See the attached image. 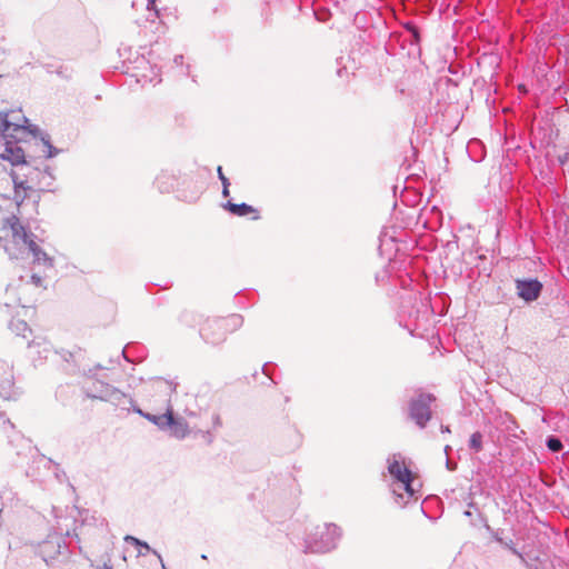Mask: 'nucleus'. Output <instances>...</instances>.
Here are the masks:
<instances>
[{
	"label": "nucleus",
	"instance_id": "34",
	"mask_svg": "<svg viewBox=\"0 0 569 569\" xmlns=\"http://www.w3.org/2000/svg\"><path fill=\"white\" fill-rule=\"evenodd\" d=\"M213 425H214V427H220L221 426V420H220V417L218 415H216L213 417Z\"/></svg>",
	"mask_w": 569,
	"mask_h": 569
},
{
	"label": "nucleus",
	"instance_id": "38",
	"mask_svg": "<svg viewBox=\"0 0 569 569\" xmlns=\"http://www.w3.org/2000/svg\"><path fill=\"white\" fill-rule=\"evenodd\" d=\"M443 451H445L446 456L448 457L449 452L451 451V447L449 445L445 446Z\"/></svg>",
	"mask_w": 569,
	"mask_h": 569
},
{
	"label": "nucleus",
	"instance_id": "2",
	"mask_svg": "<svg viewBox=\"0 0 569 569\" xmlns=\"http://www.w3.org/2000/svg\"><path fill=\"white\" fill-rule=\"evenodd\" d=\"M242 323L243 319L240 315L207 319L200 328V336L204 342L217 346L222 343L229 333L238 330Z\"/></svg>",
	"mask_w": 569,
	"mask_h": 569
},
{
	"label": "nucleus",
	"instance_id": "15",
	"mask_svg": "<svg viewBox=\"0 0 569 569\" xmlns=\"http://www.w3.org/2000/svg\"><path fill=\"white\" fill-rule=\"evenodd\" d=\"M131 407H132L133 412H136L139 416L143 417L148 421L152 422L160 430H162V431H167L168 430V426L171 422V409H168L162 415H152V413H149V412H144L141 408L136 407L134 403Z\"/></svg>",
	"mask_w": 569,
	"mask_h": 569
},
{
	"label": "nucleus",
	"instance_id": "13",
	"mask_svg": "<svg viewBox=\"0 0 569 569\" xmlns=\"http://www.w3.org/2000/svg\"><path fill=\"white\" fill-rule=\"evenodd\" d=\"M1 159L9 161L12 166H20V169L28 166L30 162L26 160L23 149L17 143L7 142L4 151L1 153Z\"/></svg>",
	"mask_w": 569,
	"mask_h": 569
},
{
	"label": "nucleus",
	"instance_id": "25",
	"mask_svg": "<svg viewBox=\"0 0 569 569\" xmlns=\"http://www.w3.org/2000/svg\"><path fill=\"white\" fill-rule=\"evenodd\" d=\"M482 433L480 431H476L470 436L469 439V448L475 452H480L482 450Z\"/></svg>",
	"mask_w": 569,
	"mask_h": 569
},
{
	"label": "nucleus",
	"instance_id": "9",
	"mask_svg": "<svg viewBox=\"0 0 569 569\" xmlns=\"http://www.w3.org/2000/svg\"><path fill=\"white\" fill-rule=\"evenodd\" d=\"M83 358L81 349L73 351L70 350H54L53 359L61 362L63 370L68 373H77L80 371V361Z\"/></svg>",
	"mask_w": 569,
	"mask_h": 569
},
{
	"label": "nucleus",
	"instance_id": "19",
	"mask_svg": "<svg viewBox=\"0 0 569 569\" xmlns=\"http://www.w3.org/2000/svg\"><path fill=\"white\" fill-rule=\"evenodd\" d=\"M488 531L491 532L492 538L500 543L502 547L509 549L513 555H516L521 561H525L523 555L516 548V543L511 538L503 537V530H492L489 525L485 526Z\"/></svg>",
	"mask_w": 569,
	"mask_h": 569
},
{
	"label": "nucleus",
	"instance_id": "33",
	"mask_svg": "<svg viewBox=\"0 0 569 569\" xmlns=\"http://www.w3.org/2000/svg\"><path fill=\"white\" fill-rule=\"evenodd\" d=\"M229 187H230V183H224L222 186V197L223 198H228L230 196Z\"/></svg>",
	"mask_w": 569,
	"mask_h": 569
},
{
	"label": "nucleus",
	"instance_id": "26",
	"mask_svg": "<svg viewBox=\"0 0 569 569\" xmlns=\"http://www.w3.org/2000/svg\"><path fill=\"white\" fill-rule=\"evenodd\" d=\"M546 446L551 452H559L563 448L561 440L556 436L547 437Z\"/></svg>",
	"mask_w": 569,
	"mask_h": 569
},
{
	"label": "nucleus",
	"instance_id": "10",
	"mask_svg": "<svg viewBox=\"0 0 569 569\" xmlns=\"http://www.w3.org/2000/svg\"><path fill=\"white\" fill-rule=\"evenodd\" d=\"M542 283L538 279H517L516 289L518 296L526 302L535 301L542 291Z\"/></svg>",
	"mask_w": 569,
	"mask_h": 569
},
{
	"label": "nucleus",
	"instance_id": "27",
	"mask_svg": "<svg viewBox=\"0 0 569 569\" xmlns=\"http://www.w3.org/2000/svg\"><path fill=\"white\" fill-rule=\"evenodd\" d=\"M10 430H14V425L7 417L6 412L0 410V431L9 437Z\"/></svg>",
	"mask_w": 569,
	"mask_h": 569
},
{
	"label": "nucleus",
	"instance_id": "39",
	"mask_svg": "<svg viewBox=\"0 0 569 569\" xmlns=\"http://www.w3.org/2000/svg\"><path fill=\"white\" fill-rule=\"evenodd\" d=\"M441 432H450L449 426H441Z\"/></svg>",
	"mask_w": 569,
	"mask_h": 569
},
{
	"label": "nucleus",
	"instance_id": "5",
	"mask_svg": "<svg viewBox=\"0 0 569 569\" xmlns=\"http://www.w3.org/2000/svg\"><path fill=\"white\" fill-rule=\"evenodd\" d=\"M387 462L388 473L391 476V478L402 486L403 490L409 497H413L416 492L412 487L415 476L412 471L403 463L401 455H392L388 458Z\"/></svg>",
	"mask_w": 569,
	"mask_h": 569
},
{
	"label": "nucleus",
	"instance_id": "43",
	"mask_svg": "<svg viewBox=\"0 0 569 569\" xmlns=\"http://www.w3.org/2000/svg\"><path fill=\"white\" fill-rule=\"evenodd\" d=\"M266 368H267V365H263L262 371H263L264 375H268L267 371H266Z\"/></svg>",
	"mask_w": 569,
	"mask_h": 569
},
{
	"label": "nucleus",
	"instance_id": "8",
	"mask_svg": "<svg viewBox=\"0 0 569 569\" xmlns=\"http://www.w3.org/2000/svg\"><path fill=\"white\" fill-rule=\"evenodd\" d=\"M30 359L34 368H39L46 363L51 357L53 358L54 350L49 341L43 338H34L28 343Z\"/></svg>",
	"mask_w": 569,
	"mask_h": 569
},
{
	"label": "nucleus",
	"instance_id": "28",
	"mask_svg": "<svg viewBox=\"0 0 569 569\" xmlns=\"http://www.w3.org/2000/svg\"><path fill=\"white\" fill-rule=\"evenodd\" d=\"M405 29L410 33L411 36V43L418 44L420 41V32L419 29L411 22H407L405 24Z\"/></svg>",
	"mask_w": 569,
	"mask_h": 569
},
{
	"label": "nucleus",
	"instance_id": "36",
	"mask_svg": "<svg viewBox=\"0 0 569 569\" xmlns=\"http://www.w3.org/2000/svg\"><path fill=\"white\" fill-rule=\"evenodd\" d=\"M147 9L148 10H153L154 9V0H148Z\"/></svg>",
	"mask_w": 569,
	"mask_h": 569
},
{
	"label": "nucleus",
	"instance_id": "42",
	"mask_svg": "<svg viewBox=\"0 0 569 569\" xmlns=\"http://www.w3.org/2000/svg\"><path fill=\"white\" fill-rule=\"evenodd\" d=\"M186 412H187V415L192 416V417L197 416V413L194 411H191L188 409L186 410Z\"/></svg>",
	"mask_w": 569,
	"mask_h": 569
},
{
	"label": "nucleus",
	"instance_id": "1",
	"mask_svg": "<svg viewBox=\"0 0 569 569\" xmlns=\"http://www.w3.org/2000/svg\"><path fill=\"white\" fill-rule=\"evenodd\" d=\"M341 529L335 523H322L311 527L305 537V552L326 553L337 548L341 538Z\"/></svg>",
	"mask_w": 569,
	"mask_h": 569
},
{
	"label": "nucleus",
	"instance_id": "40",
	"mask_svg": "<svg viewBox=\"0 0 569 569\" xmlns=\"http://www.w3.org/2000/svg\"><path fill=\"white\" fill-rule=\"evenodd\" d=\"M522 562H523V563H525L529 569H539V568H538V566L532 567V566H530L526 560H525V561H522Z\"/></svg>",
	"mask_w": 569,
	"mask_h": 569
},
{
	"label": "nucleus",
	"instance_id": "11",
	"mask_svg": "<svg viewBox=\"0 0 569 569\" xmlns=\"http://www.w3.org/2000/svg\"><path fill=\"white\" fill-rule=\"evenodd\" d=\"M4 227H8L11 231L13 241L19 244L23 243L29 246L31 241H34V236L31 233L20 221L19 217L11 214L6 219Z\"/></svg>",
	"mask_w": 569,
	"mask_h": 569
},
{
	"label": "nucleus",
	"instance_id": "6",
	"mask_svg": "<svg viewBox=\"0 0 569 569\" xmlns=\"http://www.w3.org/2000/svg\"><path fill=\"white\" fill-rule=\"evenodd\" d=\"M43 162L40 166H32L29 163L20 169L22 171V176L24 179H20L16 172H12L11 177L14 183V198L17 200L18 207L21 206L24 197L20 199V191L31 190L36 187L37 180L41 179V176H34L33 171H43Z\"/></svg>",
	"mask_w": 569,
	"mask_h": 569
},
{
	"label": "nucleus",
	"instance_id": "12",
	"mask_svg": "<svg viewBox=\"0 0 569 569\" xmlns=\"http://www.w3.org/2000/svg\"><path fill=\"white\" fill-rule=\"evenodd\" d=\"M23 389L16 385L14 376L11 370L7 371L2 378H0V397L7 401H18L22 395Z\"/></svg>",
	"mask_w": 569,
	"mask_h": 569
},
{
	"label": "nucleus",
	"instance_id": "23",
	"mask_svg": "<svg viewBox=\"0 0 569 569\" xmlns=\"http://www.w3.org/2000/svg\"><path fill=\"white\" fill-rule=\"evenodd\" d=\"M9 327L17 336L26 337V332L30 331L28 323L21 319H12Z\"/></svg>",
	"mask_w": 569,
	"mask_h": 569
},
{
	"label": "nucleus",
	"instance_id": "3",
	"mask_svg": "<svg viewBox=\"0 0 569 569\" xmlns=\"http://www.w3.org/2000/svg\"><path fill=\"white\" fill-rule=\"evenodd\" d=\"M86 396L91 399L110 402L121 409H130L133 399L120 389L103 382L102 380H93L91 386L86 388Z\"/></svg>",
	"mask_w": 569,
	"mask_h": 569
},
{
	"label": "nucleus",
	"instance_id": "4",
	"mask_svg": "<svg viewBox=\"0 0 569 569\" xmlns=\"http://www.w3.org/2000/svg\"><path fill=\"white\" fill-rule=\"evenodd\" d=\"M436 397L428 392H417L408 401L407 416L419 429H425L432 418L431 405Z\"/></svg>",
	"mask_w": 569,
	"mask_h": 569
},
{
	"label": "nucleus",
	"instance_id": "7",
	"mask_svg": "<svg viewBox=\"0 0 569 569\" xmlns=\"http://www.w3.org/2000/svg\"><path fill=\"white\" fill-rule=\"evenodd\" d=\"M67 552L68 546L62 537V532L49 535L38 547V553L46 563Z\"/></svg>",
	"mask_w": 569,
	"mask_h": 569
},
{
	"label": "nucleus",
	"instance_id": "17",
	"mask_svg": "<svg viewBox=\"0 0 569 569\" xmlns=\"http://www.w3.org/2000/svg\"><path fill=\"white\" fill-rule=\"evenodd\" d=\"M170 436L177 438V439H184L190 430L189 426L186 422V420L181 417H174L173 412L171 411V422L168 426V430Z\"/></svg>",
	"mask_w": 569,
	"mask_h": 569
},
{
	"label": "nucleus",
	"instance_id": "21",
	"mask_svg": "<svg viewBox=\"0 0 569 569\" xmlns=\"http://www.w3.org/2000/svg\"><path fill=\"white\" fill-rule=\"evenodd\" d=\"M124 540H126V542H129V543L134 545L136 547H139L138 556H144L147 552H152L159 560L162 569H166L160 553H158L156 550L151 549V547L146 541H142L133 536H126Z\"/></svg>",
	"mask_w": 569,
	"mask_h": 569
},
{
	"label": "nucleus",
	"instance_id": "35",
	"mask_svg": "<svg viewBox=\"0 0 569 569\" xmlns=\"http://www.w3.org/2000/svg\"><path fill=\"white\" fill-rule=\"evenodd\" d=\"M101 569H113L110 559L103 562Z\"/></svg>",
	"mask_w": 569,
	"mask_h": 569
},
{
	"label": "nucleus",
	"instance_id": "20",
	"mask_svg": "<svg viewBox=\"0 0 569 569\" xmlns=\"http://www.w3.org/2000/svg\"><path fill=\"white\" fill-rule=\"evenodd\" d=\"M33 256V262L46 268H53V259L49 257L36 241H31L27 247Z\"/></svg>",
	"mask_w": 569,
	"mask_h": 569
},
{
	"label": "nucleus",
	"instance_id": "30",
	"mask_svg": "<svg viewBox=\"0 0 569 569\" xmlns=\"http://www.w3.org/2000/svg\"><path fill=\"white\" fill-rule=\"evenodd\" d=\"M217 172H218V178H219V180L221 181L222 186H223L224 183H230L229 179H228V178L223 174V172H222V167H220V166H219V167L217 168Z\"/></svg>",
	"mask_w": 569,
	"mask_h": 569
},
{
	"label": "nucleus",
	"instance_id": "14",
	"mask_svg": "<svg viewBox=\"0 0 569 569\" xmlns=\"http://www.w3.org/2000/svg\"><path fill=\"white\" fill-rule=\"evenodd\" d=\"M177 174L173 170L163 169L154 179V186L161 193H169L174 190L177 184Z\"/></svg>",
	"mask_w": 569,
	"mask_h": 569
},
{
	"label": "nucleus",
	"instance_id": "18",
	"mask_svg": "<svg viewBox=\"0 0 569 569\" xmlns=\"http://www.w3.org/2000/svg\"><path fill=\"white\" fill-rule=\"evenodd\" d=\"M223 208L227 211H229L231 214L237 216V217H244L250 213H256V216L252 217V219L258 220L260 218L258 214V210L246 202L233 203L232 201H228L223 204Z\"/></svg>",
	"mask_w": 569,
	"mask_h": 569
},
{
	"label": "nucleus",
	"instance_id": "37",
	"mask_svg": "<svg viewBox=\"0 0 569 569\" xmlns=\"http://www.w3.org/2000/svg\"><path fill=\"white\" fill-rule=\"evenodd\" d=\"M183 57L181 54L174 57V63L180 64L182 63Z\"/></svg>",
	"mask_w": 569,
	"mask_h": 569
},
{
	"label": "nucleus",
	"instance_id": "24",
	"mask_svg": "<svg viewBox=\"0 0 569 569\" xmlns=\"http://www.w3.org/2000/svg\"><path fill=\"white\" fill-rule=\"evenodd\" d=\"M20 128H21L20 124H17V123H13V122L9 121L8 113H0V134L4 136L11 129L13 131H17Z\"/></svg>",
	"mask_w": 569,
	"mask_h": 569
},
{
	"label": "nucleus",
	"instance_id": "31",
	"mask_svg": "<svg viewBox=\"0 0 569 569\" xmlns=\"http://www.w3.org/2000/svg\"><path fill=\"white\" fill-rule=\"evenodd\" d=\"M31 281L32 283L36 286V287H41L42 286V278L40 276H38L37 273H33L31 276Z\"/></svg>",
	"mask_w": 569,
	"mask_h": 569
},
{
	"label": "nucleus",
	"instance_id": "22",
	"mask_svg": "<svg viewBox=\"0 0 569 569\" xmlns=\"http://www.w3.org/2000/svg\"><path fill=\"white\" fill-rule=\"evenodd\" d=\"M40 139L43 143V147L46 148L43 152L46 153L47 159L53 158L62 152L61 149H58L51 144L50 136L48 133H41Z\"/></svg>",
	"mask_w": 569,
	"mask_h": 569
},
{
	"label": "nucleus",
	"instance_id": "29",
	"mask_svg": "<svg viewBox=\"0 0 569 569\" xmlns=\"http://www.w3.org/2000/svg\"><path fill=\"white\" fill-rule=\"evenodd\" d=\"M151 72H152V76H149L147 73H142L141 77L144 78L146 80H148L149 82H160L161 80L158 79L159 77V73H160V69L158 68L157 64L152 66L151 67Z\"/></svg>",
	"mask_w": 569,
	"mask_h": 569
},
{
	"label": "nucleus",
	"instance_id": "16",
	"mask_svg": "<svg viewBox=\"0 0 569 569\" xmlns=\"http://www.w3.org/2000/svg\"><path fill=\"white\" fill-rule=\"evenodd\" d=\"M34 176H41V179L37 180L34 188L44 192L54 191L53 184L56 177L53 170L48 164H43V171H33V177Z\"/></svg>",
	"mask_w": 569,
	"mask_h": 569
},
{
	"label": "nucleus",
	"instance_id": "32",
	"mask_svg": "<svg viewBox=\"0 0 569 569\" xmlns=\"http://www.w3.org/2000/svg\"><path fill=\"white\" fill-rule=\"evenodd\" d=\"M446 468L449 470V471H455L457 469V463L451 461L448 457H447V460H446Z\"/></svg>",
	"mask_w": 569,
	"mask_h": 569
},
{
	"label": "nucleus",
	"instance_id": "41",
	"mask_svg": "<svg viewBox=\"0 0 569 569\" xmlns=\"http://www.w3.org/2000/svg\"><path fill=\"white\" fill-rule=\"evenodd\" d=\"M463 516L470 518L472 516V512L470 510H466L463 512Z\"/></svg>",
	"mask_w": 569,
	"mask_h": 569
}]
</instances>
